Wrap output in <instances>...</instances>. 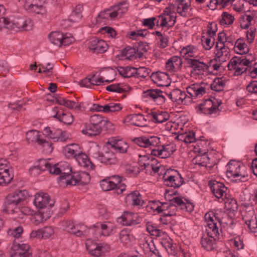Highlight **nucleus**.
Masks as SVG:
<instances>
[{"instance_id": "1", "label": "nucleus", "mask_w": 257, "mask_h": 257, "mask_svg": "<svg viewBox=\"0 0 257 257\" xmlns=\"http://www.w3.org/2000/svg\"><path fill=\"white\" fill-rule=\"evenodd\" d=\"M163 93L164 92L159 89H150L144 91L146 97H151L158 104H162L165 102L166 99L163 94ZM164 93L173 101L178 104L183 103L187 96L185 92L177 88L172 90L169 94L166 92Z\"/></svg>"}, {"instance_id": "2", "label": "nucleus", "mask_w": 257, "mask_h": 257, "mask_svg": "<svg viewBox=\"0 0 257 257\" xmlns=\"http://www.w3.org/2000/svg\"><path fill=\"white\" fill-rule=\"evenodd\" d=\"M110 178L114 179L115 181L112 182L107 178L102 180L100 184L101 189L104 191L112 190L117 195L123 194L126 190V179L118 175L110 176Z\"/></svg>"}, {"instance_id": "3", "label": "nucleus", "mask_w": 257, "mask_h": 257, "mask_svg": "<svg viewBox=\"0 0 257 257\" xmlns=\"http://www.w3.org/2000/svg\"><path fill=\"white\" fill-rule=\"evenodd\" d=\"M28 193L26 190L16 191L10 193L5 198L3 210L8 213H13L18 204L26 200Z\"/></svg>"}, {"instance_id": "4", "label": "nucleus", "mask_w": 257, "mask_h": 257, "mask_svg": "<svg viewBox=\"0 0 257 257\" xmlns=\"http://www.w3.org/2000/svg\"><path fill=\"white\" fill-rule=\"evenodd\" d=\"M226 175L228 178L240 177V182L247 181L249 177L245 171V167L240 162L235 161H230L227 165Z\"/></svg>"}, {"instance_id": "5", "label": "nucleus", "mask_w": 257, "mask_h": 257, "mask_svg": "<svg viewBox=\"0 0 257 257\" xmlns=\"http://www.w3.org/2000/svg\"><path fill=\"white\" fill-rule=\"evenodd\" d=\"M221 101L214 97L204 99V101L196 106V111L198 113H203L206 115L215 114H219L221 109L219 108Z\"/></svg>"}, {"instance_id": "6", "label": "nucleus", "mask_w": 257, "mask_h": 257, "mask_svg": "<svg viewBox=\"0 0 257 257\" xmlns=\"http://www.w3.org/2000/svg\"><path fill=\"white\" fill-rule=\"evenodd\" d=\"M34 203L40 213L43 215L48 213V216L51 214V209L54 206L55 201L50 199V196L46 193L39 192L35 195Z\"/></svg>"}, {"instance_id": "7", "label": "nucleus", "mask_w": 257, "mask_h": 257, "mask_svg": "<svg viewBox=\"0 0 257 257\" xmlns=\"http://www.w3.org/2000/svg\"><path fill=\"white\" fill-rule=\"evenodd\" d=\"M72 168L67 162H60L53 166L50 170V174L60 175V180L70 179L72 174Z\"/></svg>"}, {"instance_id": "8", "label": "nucleus", "mask_w": 257, "mask_h": 257, "mask_svg": "<svg viewBox=\"0 0 257 257\" xmlns=\"http://www.w3.org/2000/svg\"><path fill=\"white\" fill-rule=\"evenodd\" d=\"M90 180V175L86 172L73 173L70 179H67L65 183L67 185H84Z\"/></svg>"}, {"instance_id": "9", "label": "nucleus", "mask_w": 257, "mask_h": 257, "mask_svg": "<svg viewBox=\"0 0 257 257\" xmlns=\"http://www.w3.org/2000/svg\"><path fill=\"white\" fill-rule=\"evenodd\" d=\"M91 156L100 161L106 165H115L117 163L118 160L114 153L108 150L102 153H90Z\"/></svg>"}, {"instance_id": "10", "label": "nucleus", "mask_w": 257, "mask_h": 257, "mask_svg": "<svg viewBox=\"0 0 257 257\" xmlns=\"http://www.w3.org/2000/svg\"><path fill=\"white\" fill-rule=\"evenodd\" d=\"M86 247L89 253L91 255L96 257L103 255L105 252L109 249V246L107 244L92 243L89 240H87L86 242Z\"/></svg>"}, {"instance_id": "11", "label": "nucleus", "mask_w": 257, "mask_h": 257, "mask_svg": "<svg viewBox=\"0 0 257 257\" xmlns=\"http://www.w3.org/2000/svg\"><path fill=\"white\" fill-rule=\"evenodd\" d=\"M205 219L207 222L206 231L210 235H219L218 228L217 226L216 220L220 223V220L217 218L216 215L213 212L211 214L207 213L205 215Z\"/></svg>"}, {"instance_id": "12", "label": "nucleus", "mask_w": 257, "mask_h": 257, "mask_svg": "<svg viewBox=\"0 0 257 257\" xmlns=\"http://www.w3.org/2000/svg\"><path fill=\"white\" fill-rule=\"evenodd\" d=\"M133 141L138 146L144 148L155 147L160 143V138L156 136H142L135 138Z\"/></svg>"}, {"instance_id": "13", "label": "nucleus", "mask_w": 257, "mask_h": 257, "mask_svg": "<svg viewBox=\"0 0 257 257\" xmlns=\"http://www.w3.org/2000/svg\"><path fill=\"white\" fill-rule=\"evenodd\" d=\"M12 30L17 32L19 31H30L32 30L33 24L30 19L23 18L18 19L15 22L11 21Z\"/></svg>"}, {"instance_id": "14", "label": "nucleus", "mask_w": 257, "mask_h": 257, "mask_svg": "<svg viewBox=\"0 0 257 257\" xmlns=\"http://www.w3.org/2000/svg\"><path fill=\"white\" fill-rule=\"evenodd\" d=\"M120 218V222L125 226L135 225L141 222L138 213L134 212H124Z\"/></svg>"}, {"instance_id": "15", "label": "nucleus", "mask_w": 257, "mask_h": 257, "mask_svg": "<svg viewBox=\"0 0 257 257\" xmlns=\"http://www.w3.org/2000/svg\"><path fill=\"white\" fill-rule=\"evenodd\" d=\"M164 184L168 186L176 188H179L181 186L184 182L183 178L180 174L177 171H174V174L169 176L167 178H165L164 176Z\"/></svg>"}, {"instance_id": "16", "label": "nucleus", "mask_w": 257, "mask_h": 257, "mask_svg": "<svg viewBox=\"0 0 257 257\" xmlns=\"http://www.w3.org/2000/svg\"><path fill=\"white\" fill-rule=\"evenodd\" d=\"M216 237L218 238V235H210L208 233L207 234L203 235L200 240L202 247L207 251L213 250L216 248L215 242Z\"/></svg>"}, {"instance_id": "17", "label": "nucleus", "mask_w": 257, "mask_h": 257, "mask_svg": "<svg viewBox=\"0 0 257 257\" xmlns=\"http://www.w3.org/2000/svg\"><path fill=\"white\" fill-rule=\"evenodd\" d=\"M150 77L158 86L164 87L170 85V82L168 81L169 75L166 73L160 71L153 72Z\"/></svg>"}, {"instance_id": "18", "label": "nucleus", "mask_w": 257, "mask_h": 257, "mask_svg": "<svg viewBox=\"0 0 257 257\" xmlns=\"http://www.w3.org/2000/svg\"><path fill=\"white\" fill-rule=\"evenodd\" d=\"M13 178L14 175L10 173L9 167L7 164L0 162V185L9 184Z\"/></svg>"}, {"instance_id": "19", "label": "nucleus", "mask_w": 257, "mask_h": 257, "mask_svg": "<svg viewBox=\"0 0 257 257\" xmlns=\"http://www.w3.org/2000/svg\"><path fill=\"white\" fill-rule=\"evenodd\" d=\"M175 4L177 5V12L180 16L184 17H191L192 14L188 12V10H192L190 0H175Z\"/></svg>"}, {"instance_id": "20", "label": "nucleus", "mask_w": 257, "mask_h": 257, "mask_svg": "<svg viewBox=\"0 0 257 257\" xmlns=\"http://www.w3.org/2000/svg\"><path fill=\"white\" fill-rule=\"evenodd\" d=\"M208 184L212 192L217 198H221L227 190V188L224 184L220 182L210 181Z\"/></svg>"}, {"instance_id": "21", "label": "nucleus", "mask_w": 257, "mask_h": 257, "mask_svg": "<svg viewBox=\"0 0 257 257\" xmlns=\"http://www.w3.org/2000/svg\"><path fill=\"white\" fill-rule=\"evenodd\" d=\"M108 224L109 225L106 223L97 222L94 225V227L96 228V230L98 232L100 236H109L115 232L116 228L110 223Z\"/></svg>"}, {"instance_id": "22", "label": "nucleus", "mask_w": 257, "mask_h": 257, "mask_svg": "<svg viewBox=\"0 0 257 257\" xmlns=\"http://www.w3.org/2000/svg\"><path fill=\"white\" fill-rule=\"evenodd\" d=\"M124 121L134 125L142 127L146 125L147 119L143 114L135 113L128 115Z\"/></svg>"}, {"instance_id": "23", "label": "nucleus", "mask_w": 257, "mask_h": 257, "mask_svg": "<svg viewBox=\"0 0 257 257\" xmlns=\"http://www.w3.org/2000/svg\"><path fill=\"white\" fill-rule=\"evenodd\" d=\"M88 48L94 53L101 54L107 50V45L104 41L95 38L90 41Z\"/></svg>"}, {"instance_id": "24", "label": "nucleus", "mask_w": 257, "mask_h": 257, "mask_svg": "<svg viewBox=\"0 0 257 257\" xmlns=\"http://www.w3.org/2000/svg\"><path fill=\"white\" fill-rule=\"evenodd\" d=\"M185 59L188 60L189 67L192 68L193 71H198V74L206 71L208 69L210 66L197 59H188L187 57Z\"/></svg>"}, {"instance_id": "25", "label": "nucleus", "mask_w": 257, "mask_h": 257, "mask_svg": "<svg viewBox=\"0 0 257 257\" xmlns=\"http://www.w3.org/2000/svg\"><path fill=\"white\" fill-rule=\"evenodd\" d=\"M182 65V59L177 56H173L166 62V68L169 71H176L181 68Z\"/></svg>"}, {"instance_id": "26", "label": "nucleus", "mask_w": 257, "mask_h": 257, "mask_svg": "<svg viewBox=\"0 0 257 257\" xmlns=\"http://www.w3.org/2000/svg\"><path fill=\"white\" fill-rule=\"evenodd\" d=\"M55 103H58L60 105H63L69 108H74L76 110H80L81 108V104L77 103L74 101H71L67 99L64 97L60 96L55 97Z\"/></svg>"}, {"instance_id": "27", "label": "nucleus", "mask_w": 257, "mask_h": 257, "mask_svg": "<svg viewBox=\"0 0 257 257\" xmlns=\"http://www.w3.org/2000/svg\"><path fill=\"white\" fill-rule=\"evenodd\" d=\"M64 154L68 158H74L76 160L77 157L82 153L79 146L72 144L66 146L64 149Z\"/></svg>"}, {"instance_id": "28", "label": "nucleus", "mask_w": 257, "mask_h": 257, "mask_svg": "<svg viewBox=\"0 0 257 257\" xmlns=\"http://www.w3.org/2000/svg\"><path fill=\"white\" fill-rule=\"evenodd\" d=\"M119 239L123 245L129 246L134 240V237L130 230L123 229L119 233Z\"/></svg>"}, {"instance_id": "29", "label": "nucleus", "mask_w": 257, "mask_h": 257, "mask_svg": "<svg viewBox=\"0 0 257 257\" xmlns=\"http://www.w3.org/2000/svg\"><path fill=\"white\" fill-rule=\"evenodd\" d=\"M171 202H174L177 205V208L186 212H191L194 210V205L190 202H184L181 198L178 197H174L171 199Z\"/></svg>"}, {"instance_id": "30", "label": "nucleus", "mask_w": 257, "mask_h": 257, "mask_svg": "<svg viewBox=\"0 0 257 257\" xmlns=\"http://www.w3.org/2000/svg\"><path fill=\"white\" fill-rule=\"evenodd\" d=\"M84 126L85 127L81 132L83 134L88 136H96L99 135L102 131L101 128L92 124L91 122L85 123Z\"/></svg>"}, {"instance_id": "31", "label": "nucleus", "mask_w": 257, "mask_h": 257, "mask_svg": "<svg viewBox=\"0 0 257 257\" xmlns=\"http://www.w3.org/2000/svg\"><path fill=\"white\" fill-rule=\"evenodd\" d=\"M76 161L80 166L88 170H93L95 168L94 165L92 164L88 157L84 153H82L79 155L77 157Z\"/></svg>"}, {"instance_id": "32", "label": "nucleus", "mask_w": 257, "mask_h": 257, "mask_svg": "<svg viewBox=\"0 0 257 257\" xmlns=\"http://www.w3.org/2000/svg\"><path fill=\"white\" fill-rule=\"evenodd\" d=\"M159 19L161 21L160 26L162 27H172L176 23V17L171 14L160 15Z\"/></svg>"}, {"instance_id": "33", "label": "nucleus", "mask_w": 257, "mask_h": 257, "mask_svg": "<svg viewBox=\"0 0 257 257\" xmlns=\"http://www.w3.org/2000/svg\"><path fill=\"white\" fill-rule=\"evenodd\" d=\"M106 89L110 92L123 93L129 92L132 89L127 85L116 83L107 86Z\"/></svg>"}, {"instance_id": "34", "label": "nucleus", "mask_w": 257, "mask_h": 257, "mask_svg": "<svg viewBox=\"0 0 257 257\" xmlns=\"http://www.w3.org/2000/svg\"><path fill=\"white\" fill-rule=\"evenodd\" d=\"M13 248H16L21 253L22 257H32V252L30 250V246L27 244L13 243Z\"/></svg>"}, {"instance_id": "35", "label": "nucleus", "mask_w": 257, "mask_h": 257, "mask_svg": "<svg viewBox=\"0 0 257 257\" xmlns=\"http://www.w3.org/2000/svg\"><path fill=\"white\" fill-rule=\"evenodd\" d=\"M206 154V153L204 152L202 155L196 156L193 159L194 163L199 166L212 168V166L210 165V159Z\"/></svg>"}, {"instance_id": "36", "label": "nucleus", "mask_w": 257, "mask_h": 257, "mask_svg": "<svg viewBox=\"0 0 257 257\" xmlns=\"http://www.w3.org/2000/svg\"><path fill=\"white\" fill-rule=\"evenodd\" d=\"M89 121L92 124L96 125L102 130L109 122L107 119H104L103 116L97 114L91 116Z\"/></svg>"}, {"instance_id": "37", "label": "nucleus", "mask_w": 257, "mask_h": 257, "mask_svg": "<svg viewBox=\"0 0 257 257\" xmlns=\"http://www.w3.org/2000/svg\"><path fill=\"white\" fill-rule=\"evenodd\" d=\"M126 201L132 202V204L134 206L140 205L141 202L144 201L141 199V195L138 191H134L127 194Z\"/></svg>"}, {"instance_id": "38", "label": "nucleus", "mask_w": 257, "mask_h": 257, "mask_svg": "<svg viewBox=\"0 0 257 257\" xmlns=\"http://www.w3.org/2000/svg\"><path fill=\"white\" fill-rule=\"evenodd\" d=\"M52 167L53 166H52L46 160L42 159L40 160L39 163L37 166L31 168L30 171H44L48 170L50 173V170Z\"/></svg>"}, {"instance_id": "39", "label": "nucleus", "mask_w": 257, "mask_h": 257, "mask_svg": "<svg viewBox=\"0 0 257 257\" xmlns=\"http://www.w3.org/2000/svg\"><path fill=\"white\" fill-rule=\"evenodd\" d=\"M122 55L125 59L133 60L138 57L136 48L130 46L126 47L122 51Z\"/></svg>"}, {"instance_id": "40", "label": "nucleus", "mask_w": 257, "mask_h": 257, "mask_svg": "<svg viewBox=\"0 0 257 257\" xmlns=\"http://www.w3.org/2000/svg\"><path fill=\"white\" fill-rule=\"evenodd\" d=\"M50 42L57 46H61L63 43V34L59 32H52L49 35Z\"/></svg>"}, {"instance_id": "41", "label": "nucleus", "mask_w": 257, "mask_h": 257, "mask_svg": "<svg viewBox=\"0 0 257 257\" xmlns=\"http://www.w3.org/2000/svg\"><path fill=\"white\" fill-rule=\"evenodd\" d=\"M83 11V6L81 5L76 6L75 10L69 16V20L72 22H77L81 20L82 17L81 12Z\"/></svg>"}, {"instance_id": "42", "label": "nucleus", "mask_w": 257, "mask_h": 257, "mask_svg": "<svg viewBox=\"0 0 257 257\" xmlns=\"http://www.w3.org/2000/svg\"><path fill=\"white\" fill-rule=\"evenodd\" d=\"M26 139L30 142H37L39 143V140H41L40 132L36 130H31L28 132L26 134Z\"/></svg>"}, {"instance_id": "43", "label": "nucleus", "mask_w": 257, "mask_h": 257, "mask_svg": "<svg viewBox=\"0 0 257 257\" xmlns=\"http://www.w3.org/2000/svg\"><path fill=\"white\" fill-rule=\"evenodd\" d=\"M225 82L222 78H216L214 79L212 83L210 85V88L212 90L220 92L223 90Z\"/></svg>"}, {"instance_id": "44", "label": "nucleus", "mask_w": 257, "mask_h": 257, "mask_svg": "<svg viewBox=\"0 0 257 257\" xmlns=\"http://www.w3.org/2000/svg\"><path fill=\"white\" fill-rule=\"evenodd\" d=\"M136 48L137 51L138 58H142L144 55V53L148 52L150 49L148 44L146 42H143L142 41H140L138 43V46H136Z\"/></svg>"}, {"instance_id": "45", "label": "nucleus", "mask_w": 257, "mask_h": 257, "mask_svg": "<svg viewBox=\"0 0 257 257\" xmlns=\"http://www.w3.org/2000/svg\"><path fill=\"white\" fill-rule=\"evenodd\" d=\"M123 4H124V2L120 3L117 6L112 7H113V9H112L113 11H111V19H115L119 14H122L127 11V9L126 7L121 8V6Z\"/></svg>"}, {"instance_id": "46", "label": "nucleus", "mask_w": 257, "mask_h": 257, "mask_svg": "<svg viewBox=\"0 0 257 257\" xmlns=\"http://www.w3.org/2000/svg\"><path fill=\"white\" fill-rule=\"evenodd\" d=\"M245 57H238V56H234L233 57L229 63L227 65V67L228 68V70H232V69L234 68V67L236 66L237 65H241V66L242 65V62L243 60H244Z\"/></svg>"}, {"instance_id": "47", "label": "nucleus", "mask_w": 257, "mask_h": 257, "mask_svg": "<svg viewBox=\"0 0 257 257\" xmlns=\"http://www.w3.org/2000/svg\"><path fill=\"white\" fill-rule=\"evenodd\" d=\"M64 124L70 125L73 121V117L70 113L62 112L58 118Z\"/></svg>"}, {"instance_id": "48", "label": "nucleus", "mask_w": 257, "mask_h": 257, "mask_svg": "<svg viewBox=\"0 0 257 257\" xmlns=\"http://www.w3.org/2000/svg\"><path fill=\"white\" fill-rule=\"evenodd\" d=\"M222 19L220 20L219 23L222 25H231L234 21V17L227 13L223 12L222 14Z\"/></svg>"}, {"instance_id": "49", "label": "nucleus", "mask_w": 257, "mask_h": 257, "mask_svg": "<svg viewBox=\"0 0 257 257\" xmlns=\"http://www.w3.org/2000/svg\"><path fill=\"white\" fill-rule=\"evenodd\" d=\"M235 47H236L239 50H243L246 49L242 53L236 52L239 54H247L249 52V48L247 47V45L245 43L243 40L239 38L237 40L235 45Z\"/></svg>"}, {"instance_id": "50", "label": "nucleus", "mask_w": 257, "mask_h": 257, "mask_svg": "<svg viewBox=\"0 0 257 257\" xmlns=\"http://www.w3.org/2000/svg\"><path fill=\"white\" fill-rule=\"evenodd\" d=\"M38 144L42 146L44 148V151L46 154L51 153L53 150L52 143L45 139H42L41 140H39V143Z\"/></svg>"}, {"instance_id": "51", "label": "nucleus", "mask_w": 257, "mask_h": 257, "mask_svg": "<svg viewBox=\"0 0 257 257\" xmlns=\"http://www.w3.org/2000/svg\"><path fill=\"white\" fill-rule=\"evenodd\" d=\"M113 148L120 153H126L128 152L129 146L125 142L122 141L116 144Z\"/></svg>"}, {"instance_id": "52", "label": "nucleus", "mask_w": 257, "mask_h": 257, "mask_svg": "<svg viewBox=\"0 0 257 257\" xmlns=\"http://www.w3.org/2000/svg\"><path fill=\"white\" fill-rule=\"evenodd\" d=\"M150 72V70L147 68L140 67L136 68V76L138 78H145L149 76Z\"/></svg>"}, {"instance_id": "53", "label": "nucleus", "mask_w": 257, "mask_h": 257, "mask_svg": "<svg viewBox=\"0 0 257 257\" xmlns=\"http://www.w3.org/2000/svg\"><path fill=\"white\" fill-rule=\"evenodd\" d=\"M217 24L215 22H212L209 24L207 27V34L209 37H213L216 36V33L217 31Z\"/></svg>"}, {"instance_id": "54", "label": "nucleus", "mask_w": 257, "mask_h": 257, "mask_svg": "<svg viewBox=\"0 0 257 257\" xmlns=\"http://www.w3.org/2000/svg\"><path fill=\"white\" fill-rule=\"evenodd\" d=\"M11 21L8 18L2 17L0 18V31L4 28L11 30Z\"/></svg>"}, {"instance_id": "55", "label": "nucleus", "mask_w": 257, "mask_h": 257, "mask_svg": "<svg viewBox=\"0 0 257 257\" xmlns=\"http://www.w3.org/2000/svg\"><path fill=\"white\" fill-rule=\"evenodd\" d=\"M229 58V53L228 52H225L224 55L221 57H215L214 59L210 60L209 64L211 66V64L214 62L220 63L221 64L223 62H226Z\"/></svg>"}, {"instance_id": "56", "label": "nucleus", "mask_w": 257, "mask_h": 257, "mask_svg": "<svg viewBox=\"0 0 257 257\" xmlns=\"http://www.w3.org/2000/svg\"><path fill=\"white\" fill-rule=\"evenodd\" d=\"M212 37H209V35H207V37L205 38L204 36L202 37V45L204 48L205 50H210L214 45V42H211V38Z\"/></svg>"}, {"instance_id": "57", "label": "nucleus", "mask_w": 257, "mask_h": 257, "mask_svg": "<svg viewBox=\"0 0 257 257\" xmlns=\"http://www.w3.org/2000/svg\"><path fill=\"white\" fill-rule=\"evenodd\" d=\"M147 230L152 235L160 236L162 231L158 229L156 226L148 223L147 224Z\"/></svg>"}, {"instance_id": "58", "label": "nucleus", "mask_w": 257, "mask_h": 257, "mask_svg": "<svg viewBox=\"0 0 257 257\" xmlns=\"http://www.w3.org/2000/svg\"><path fill=\"white\" fill-rule=\"evenodd\" d=\"M43 238H48L51 237L54 233V229L51 226H45L42 228Z\"/></svg>"}, {"instance_id": "59", "label": "nucleus", "mask_w": 257, "mask_h": 257, "mask_svg": "<svg viewBox=\"0 0 257 257\" xmlns=\"http://www.w3.org/2000/svg\"><path fill=\"white\" fill-rule=\"evenodd\" d=\"M85 227L83 225H73L71 228V231L72 233L76 234L78 236H81L84 235L83 231L82 230V228Z\"/></svg>"}, {"instance_id": "60", "label": "nucleus", "mask_w": 257, "mask_h": 257, "mask_svg": "<svg viewBox=\"0 0 257 257\" xmlns=\"http://www.w3.org/2000/svg\"><path fill=\"white\" fill-rule=\"evenodd\" d=\"M246 90L251 94H257V81H250L246 86Z\"/></svg>"}, {"instance_id": "61", "label": "nucleus", "mask_w": 257, "mask_h": 257, "mask_svg": "<svg viewBox=\"0 0 257 257\" xmlns=\"http://www.w3.org/2000/svg\"><path fill=\"white\" fill-rule=\"evenodd\" d=\"M194 50L195 48L193 45H188L181 50V53L183 54L185 56L187 55L190 57H193Z\"/></svg>"}, {"instance_id": "62", "label": "nucleus", "mask_w": 257, "mask_h": 257, "mask_svg": "<svg viewBox=\"0 0 257 257\" xmlns=\"http://www.w3.org/2000/svg\"><path fill=\"white\" fill-rule=\"evenodd\" d=\"M177 210V205L174 203V202H172L170 205L169 206L167 212L165 213V214L166 215L171 217L176 214Z\"/></svg>"}, {"instance_id": "63", "label": "nucleus", "mask_w": 257, "mask_h": 257, "mask_svg": "<svg viewBox=\"0 0 257 257\" xmlns=\"http://www.w3.org/2000/svg\"><path fill=\"white\" fill-rule=\"evenodd\" d=\"M226 206L231 211H236L238 209L237 201L234 199H231L228 200V202L226 203Z\"/></svg>"}, {"instance_id": "64", "label": "nucleus", "mask_w": 257, "mask_h": 257, "mask_svg": "<svg viewBox=\"0 0 257 257\" xmlns=\"http://www.w3.org/2000/svg\"><path fill=\"white\" fill-rule=\"evenodd\" d=\"M256 29L251 27L249 30L246 32V37L249 43H251L254 40Z\"/></svg>"}]
</instances>
